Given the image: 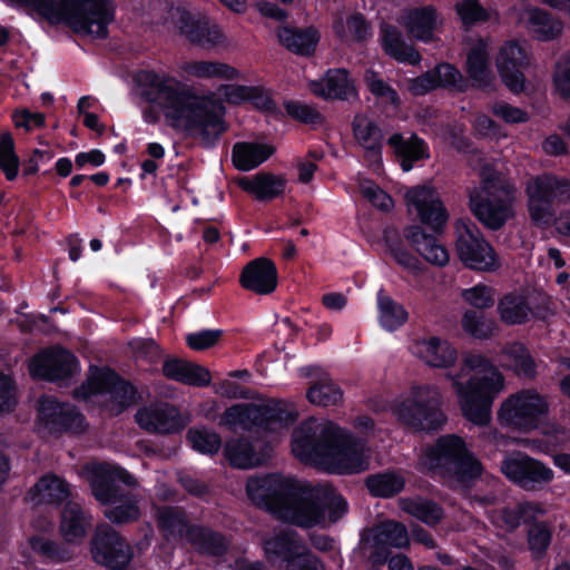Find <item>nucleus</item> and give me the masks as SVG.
Segmentation results:
<instances>
[{
	"label": "nucleus",
	"instance_id": "25",
	"mask_svg": "<svg viewBox=\"0 0 570 570\" xmlns=\"http://www.w3.org/2000/svg\"><path fill=\"white\" fill-rule=\"evenodd\" d=\"M39 420L52 430H79L83 425L82 415L67 403H59L51 396L39 400Z\"/></svg>",
	"mask_w": 570,
	"mask_h": 570
},
{
	"label": "nucleus",
	"instance_id": "36",
	"mask_svg": "<svg viewBox=\"0 0 570 570\" xmlns=\"http://www.w3.org/2000/svg\"><path fill=\"white\" fill-rule=\"evenodd\" d=\"M311 91L324 99H347L353 96L354 85L346 70H330L323 79L309 82Z\"/></svg>",
	"mask_w": 570,
	"mask_h": 570
},
{
	"label": "nucleus",
	"instance_id": "6",
	"mask_svg": "<svg viewBox=\"0 0 570 570\" xmlns=\"http://www.w3.org/2000/svg\"><path fill=\"white\" fill-rule=\"evenodd\" d=\"M297 417L298 412L293 403L285 400H266L229 406L220 416L219 424L234 432L277 434L286 430Z\"/></svg>",
	"mask_w": 570,
	"mask_h": 570
},
{
	"label": "nucleus",
	"instance_id": "57",
	"mask_svg": "<svg viewBox=\"0 0 570 570\" xmlns=\"http://www.w3.org/2000/svg\"><path fill=\"white\" fill-rule=\"evenodd\" d=\"M553 86L559 97L570 100V52L563 53L556 62Z\"/></svg>",
	"mask_w": 570,
	"mask_h": 570
},
{
	"label": "nucleus",
	"instance_id": "61",
	"mask_svg": "<svg viewBox=\"0 0 570 570\" xmlns=\"http://www.w3.org/2000/svg\"><path fill=\"white\" fill-rule=\"evenodd\" d=\"M462 297L466 303L479 309L489 308L494 304V291L483 284L464 289Z\"/></svg>",
	"mask_w": 570,
	"mask_h": 570
},
{
	"label": "nucleus",
	"instance_id": "52",
	"mask_svg": "<svg viewBox=\"0 0 570 570\" xmlns=\"http://www.w3.org/2000/svg\"><path fill=\"white\" fill-rule=\"evenodd\" d=\"M431 71L435 78L436 88H445L459 92L468 89V81L461 71L451 63H440Z\"/></svg>",
	"mask_w": 570,
	"mask_h": 570
},
{
	"label": "nucleus",
	"instance_id": "53",
	"mask_svg": "<svg viewBox=\"0 0 570 570\" xmlns=\"http://www.w3.org/2000/svg\"><path fill=\"white\" fill-rule=\"evenodd\" d=\"M158 525L166 535H179L187 538V530L193 525H188L185 514L177 508L166 507L159 510Z\"/></svg>",
	"mask_w": 570,
	"mask_h": 570
},
{
	"label": "nucleus",
	"instance_id": "38",
	"mask_svg": "<svg viewBox=\"0 0 570 570\" xmlns=\"http://www.w3.org/2000/svg\"><path fill=\"white\" fill-rule=\"evenodd\" d=\"M286 185L285 177L264 171L238 179V186L243 190L253 194L258 200H271L281 196Z\"/></svg>",
	"mask_w": 570,
	"mask_h": 570
},
{
	"label": "nucleus",
	"instance_id": "55",
	"mask_svg": "<svg viewBox=\"0 0 570 570\" xmlns=\"http://www.w3.org/2000/svg\"><path fill=\"white\" fill-rule=\"evenodd\" d=\"M462 327L471 336L480 340L491 337L497 331V324L473 311H466L462 316Z\"/></svg>",
	"mask_w": 570,
	"mask_h": 570
},
{
	"label": "nucleus",
	"instance_id": "62",
	"mask_svg": "<svg viewBox=\"0 0 570 570\" xmlns=\"http://www.w3.org/2000/svg\"><path fill=\"white\" fill-rule=\"evenodd\" d=\"M362 195L371 202L375 207L382 210L393 208V200L390 195L382 190L377 185L370 180H364L360 185Z\"/></svg>",
	"mask_w": 570,
	"mask_h": 570
},
{
	"label": "nucleus",
	"instance_id": "13",
	"mask_svg": "<svg viewBox=\"0 0 570 570\" xmlns=\"http://www.w3.org/2000/svg\"><path fill=\"white\" fill-rule=\"evenodd\" d=\"M524 190L529 215L535 225L548 226L554 222V203H570V179L567 177L537 175L528 179Z\"/></svg>",
	"mask_w": 570,
	"mask_h": 570
},
{
	"label": "nucleus",
	"instance_id": "3",
	"mask_svg": "<svg viewBox=\"0 0 570 570\" xmlns=\"http://www.w3.org/2000/svg\"><path fill=\"white\" fill-rule=\"evenodd\" d=\"M292 452L304 463L336 474H355L370 469L372 451L351 432L326 420L309 417L292 434Z\"/></svg>",
	"mask_w": 570,
	"mask_h": 570
},
{
	"label": "nucleus",
	"instance_id": "37",
	"mask_svg": "<svg viewBox=\"0 0 570 570\" xmlns=\"http://www.w3.org/2000/svg\"><path fill=\"white\" fill-rule=\"evenodd\" d=\"M167 379L193 386H207L212 381L210 372L198 365L179 358H168L163 364Z\"/></svg>",
	"mask_w": 570,
	"mask_h": 570
},
{
	"label": "nucleus",
	"instance_id": "33",
	"mask_svg": "<svg viewBox=\"0 0 570 570\" xmlns=\"http://www.w3.org/2000/svg\"><path fill=\"white\" fill-rule=\"evenodd\" d=\"M180 71L186 78L203 81L235 80L239 76L238 70L228 63L205 59L185 61Z\"/></svg>",
	"mask_w": 570,
	"mask_h": 570
},
{
	"label": "nucleus",
	"instance_id": "46",
	"mask_svg": "<svg viewBox=\"0 0 570 570\" xmlns=\"http://www.w3.org/2000/svg\"><path fill=\"white\" fill-rule=\"evenodd\" d=\"M377 309L380 325L389 332L401 327L409 317L405 308L390 296L385 295L383 291L377 293Z\"/></svg>",
	"mask_w": 570,
	"mask_h": 570
},
{
	"label": "nucleus",
	"instance_id": "56",
	"mask_svg": "<svg viewBox=\"0 0 570 570\" xmlns=\"http://www.w3.org/2000/svg\"><path fill=\"white\" fill-rule=\"evenodd\" d=\"M0 168L9 180L18 175L19 158L14 151L13 138L9 132L0 135Z\"/></svg>",
	"mask_w": 570,
	"mask_h": 570
},
{
	"label": "nucleus",
	"instance_id": "29",
	"mask_svg": "<svg viewBox=\"0 0 570 570\" xmlns=\"http://www.w3.org/2000/svg\"><path fill=\"white\" fill-rule=\"evenodd\" d=\"M262 544L265 557L269 562L281 561L286 562V564L304 547L301 538L288 527L275 529L273 533L266 534Z\"/></svg>",
	"mask_w": 570,
	"mask_h": 570
},
{
	"label": "nucleus",
	"instance_id": "14",
	"mask_svg": "<svg viewBox=\"0 0 570 570\" xmlns=\"http://www.w3.org/2000/svg\"><path fill=\"white\" fill-rule=\"evenodd\" d=\"M77 397L89 399L101 396L108 403L114 414L120 413L125 407L132 404L135 400L134 387L121 380L114 371L104 368H91L86 384L76 391Z\"/></svg>",
	"mask_w": 570,
	"mask_h": 570
},
{
	"label": "nucleus",
	"instance_id": "40",
	"mask_svg": "<svg viewBox=\"0 0 570 570\" xmlns=\"http://www.w3.org/2000/svg\"><path fill=\"white\" fill-rule=\"evenodd\" d=\"M274 150L268 144L237 142L232 151L233 164L237 169L248 171L267 160Z\"/></svg>",
	"mask_w": 570,
	"mask_h": 570
},
{
	"label": "nucleus",
	"instance_id": "35",
	"mask_svg": "<svg viewBox=\"0 0 570 570\" xmlns=\"http://www.w3.org/2000/svg\"><path fill=\"white\" fill-rule=\"evenodd\" d=\"M278 42L298 56H311L320 41V32L314 27L294 28L283 26L276 30Z\"/></svg>",
	"mask_w": 570,
	"mask_h": 570
},
{
	"label": "nucleus",
	"instance_id": "16",
	"mask_svg": "<svg viewBox=\"0 0 570 570\" xmlns=\"http://www.w3.org/2000/svg\"><path fill=\"white\" fill-rule=\"evenodd\" d=\"M502 473L525 490H534L554 479L553 470L540 460L523 452L508 454L501 463Z\"/></svg>",
	"mask_w": 570,
	"mask_h": 570
},
{
	"label": "nucleus",
	"instance_id": "11",
	"mask_svg": "<svg viewBox=\"0 0 570 570\" xmlns=\"http://www.w3.org/2000/svg\"><path fill=\"white\" fill-rule=\"evenodd\" d=\"M480 175L482 184L470 191V207L485 227L495 230L513 216L515 189L487 167L482 168Z\"/></svg>",
	"mask_w": 570,
	"mask_h": 570
},
{
	"label": "nucleus",
	"instance_id": "21",
	"mask_svg": "<svg viewBox=\"0 0 570 570\" xmlns=\"http://www.w3.org/2000/svg\"><path fill=\"white\" fill-rule=\"evenodd\" d=\"M405 199L409 212H415L420 220L434 230L446 223L448 214L434 189L428 186L411 188L406 191Z\"/></svg>",
	"mask_w": 570,
	"mask_h": 570
},
{
	"label": "nucleus",
	"instance_id": "64",
	"mask_svg": "<svg viewBox=\"0 0 570 570\" xmlns=\"http://www.w3.org/2000/svg\"><path fill=\"white\" fill-rule=\"evenodd\" d=\"M286 567L287 570H325L323 563L305 546L289 559Z\"/></svg>",
	"mask_w": 570,
	"mask_h": 570
},
{
	"label": "nucleus",
	"instance_id": "2",
	"mask_svg": "<svg viewBox=\"0 0 570 570\" xmlns=\"http://www.w3.org/2000/svg\"><path fill=\"white\" fill-rule=\"evenodd\" d=\"M136 81L141 96L161 109L173 128L208 144L226 131L225 107L214 94L198 95L176 78L154 70L139 71Z\"/></svg>",
	"mask_w": 570,
	"mask_h": 570
},
{
	"label": "nucleus",
	"instance_id": "60",
	"mask_svg": "<svg viewBox=\"0 0 570 570\" xmlns=\"http://www.w3.org/2000/svg\"><path fill=\"white\" fill-rule=\"evenodd\" d=\"M455 11L465 26L485 21L489 18L488 11L478 0H461L455 4Z\"/></svg>",
	"mask_w": 570,
	"mask_h": 570
},
{
	"label": "nucleus",
	"instance_id": "31",
	"mask_svg": "<svg viewBox=\"0 0 570 570\" xmlns=\"http://www.w3.org/2000/svg\"><path fill=\"white\" fill-rule=\"evenodd\" d=\"M302 373L311 379L309 387L306 391V399L309 403L317 406H331L342 401L343 392L328 373L317 367L303 368Z\"/></svg>",
	"mask_w": 570,
	"mask_h": 570
},
{
	"label": "nucleus",
	"instance_id": "44",
	"mask_svg": "<svg viewBox=\"0 0 570 570\" xmlns=\"http://www.w3.org/2000/svg\"><path fill=\"white\" fill-rule=\"evenodd\" d=\"M333 29L335 35L346 43L363 41L371 35L368 24L360 13L336 18Z\"/></svg>",
	"mask_w": 570,
	"mask_h": 570
},
{
	"label": "nucleus",
	"instance_id": "42",
	"mask_svg": "<svg viewBox=\"0 0 570 570\" xmlns=\"http://www.w3.org/2000/svg\"><path fill=\"white\" fill-rule=\"evenodd\" d=\"M381 36L385 52L395 60L410 65H417L421 61L420 53L404 40L395 27L383 24Z\"/></svg>",
	"mask_w": 570,
	"mask_h": 570
},
{
	"label": "nucleus",
	"instance_id": "1",
	"mask_svg": "<svg viewBox=\"0 0 570 570\" xmlns=\"http://www.w3.org/2000/svg\"><path fill=\"white\" fill-rule=\"evenodd\" d=\"M412 354L432 368L446 370L462 416L478 426H487L492 420V405L505 390V377L492 361L480 353L464 354L458 368V348L439 336L415 340Z\"/></svg>",
	"mask_w": 570,
	"mask_h": 570
},
{
	"label": "nucleus",
	"instance_id": "17",
	"mask_svg": "<svg viewBox=\"0 0 570 570\" xmlns=\"http://www.w3.org/2000/svg\"><path fill=\"white\" fill-rule=\"evenodd\" d=\"M298 509L304 512L306 510L316 509L317 515L309 523H296L299 527H313L320 524L325 517V509L328 510L331 521L335 522L341 519L347 511L346 501L330 484H311L304 481V490H302L298 500Z\"/></svg>",
	"mask_w": 570,
	"mask_h": 570
},
{
	"label": "nucleus",
	"instance_id": "10",
	"mask_svg": "<svg viewBox=\"0 0 570 570\" xmlns=\"http://www.w3.org/2000/svg\"><path fill=\"white\" fill-rule=\"evenodd\" d=\"M443 394L435 384H419L395 401L393 413L397 420L415 431L439 430L446 416L442 410Z\"/></svg>",
	"mask_w": 570,
	"mask_h": 570
},
{
	"label": "nucleus",
	"instance_id": "12",
	"mask_svg": "<svg viewBox=\"0 0 570 570\" xmlns=\"http://www.w3.org/2000/svg\"><path fill=\"white\" fill-rule=\"evenodd\" d=\"M549 412L550 403L546 395L535 389H522L500 402L497 420L504 428L530 433L540 428Z\"/></svg>",
	"mask_w": 570,
	"mask_h": 570
},
{
	"label": "nucleus",
	"instance_id": "9",
	"mask_svg": "<svg viewBox=\"0 0 570 570\" xmlns=\"http://www.w3.org/2000/svg\"><path fill=\"white\" fill-rule=\"evenodd\" d=\"M419 462L433 473L462 483L479 476L482 471L464 440L455 434L440 436L435 444L422 449Z\"/></svg>",
	"mask_w": 570,
	"mask_h": 570
},
{
	"label": "nucleus",
	"instance_id": "19",
	"mask_svg": "<svg viewBox=\"0 0 570 570\" xmlns=\"http://www.w3.org/2000/svg\"><path fill=\"white\" fill-rule=\"evenodd\" d=\"M549 299L544 295L524 296L518 293L504 295L498 303L500 320L509 325L524 324L533 317H544L549 311Z\"/></svg>",
	"mask_w": 570,
	"mask_h": 570
},
{
	"label": "nucleus",
	"instance_id": "4",
	"mask_svg": "<svg viewBox=\"0 0 570 570\" xmlns=\"http://www.w3.org/2000/svg\"><path fill=\"white\" fill-rule=\"evenodd\" d=\"M33 8L51 23L65 22L75 32L105 38L114 20L110 0H17Z\"/></svg>",
	"mask_w": 570,
	"mask_h": 570
},
{
	"label": "nucleus",
	"instance_id": "15",
	"mask_svg": "<svg viewBox=\"0 0 570 570\" xmlns=\"http://www.w3.org/2000/svg\"><path fill=\"white\" fill-rule=\"evenodd\" d=\"M455 230L456 255L465 267L481 272H494L500 267V261L493 247L474 224L460 220L456 223Z\"/></svg>",
	"mask_w": 570,
	"mask_h": 570
},
{
	"label": "nucleus",
	"instance_id": "32",
	"mask_svg": "<svg viewBox=\"0 0 570 570\" xmlns=\"http://www.w3.org/2000/svg\"><path fill=\"white\" fill-rule=\"evenodd\" d=\"M353 132L370 165L380 166L383 136L375 121L365 115H356L353 120Z\"/></svg>",
	"mask_w": 570,
	"mask_h": 570
},
{
	"label": "nucleus",
	"instance_id": "34",
	"mask_svg": "<svg viewBox=\"0 0 570 570\" xmlns=\"http://www.w3.org/2000/svg\"><path fill=\"white\" fill-rule=\"evenodd\" d=\"M404 237L428 263L439 267L449 263L450 255L446 248L434 236L425 234L420 226L406 227Z\"/></svg>",
	"mask_w": 570,
	"mask_h": 570
},
{
	"label": "nucleus",
	"instance_id": "20",
	"mask_svg": "<svg viewBox=\"0 0 570 570\" xmlns=\"http://www.w3.org/2000/svg\"><path fill=\"white\" fill-rule=\"evenodd\" d=\"M29 371L35 377L58 381L77 373L78 362L70 352L55 347L37 354L30 362Z\"/></svg>",
	"mask_w": 570,
	"mask_h": 570
},
{
	"label": "nucleus",
	"instance_id": "43",
	"mask_svg": "<svg viewBox=\"0 0 570 570\" xmlns=\"http://www.w3.org/2000/svg\"><path fill=\"white\" fill-rule=\"evenodd\" d=\"M389 145L397 156L402 157L404 171L411 170L413 161L428 156L424 141L415 135L405 139L401 134H394L389 138Z\"/></svg>",
	"mask_w": 570,
	"mask_h": 570
},
{
	"label": "nucleus",
	"instance_id": "63",
	"mask_svg": "<svg viewBox=\"0 0 570 570\" xmlns=\"http://www.w3.org/2000/svg\"><path fill=\"white\" fill-rule=\"evenodd\" d=\"M284 106L291 117L302 122L317 125L323 121L321 114L306 104L291 100L286 101Z\"/></svg>",
	"mask_w": 570,
	"mask_h": 570
},
{
	"label": "nucleus",
	"instance_id": "45",
	"mask_svg": "<svg viewBox=\"0 0 570 570\" xmlns=\"http://www.w3.org/2000/svg\"><path fill=\"white\" fill-rule=\"evenodd\" d=\"M187 540L203 553L220 556L227 550V540L217 532L200 527L187 530Z\"/></svg>",
	"mask_w": 570,
	"mask_h": 570
},
{
	"label": "nucleus",
	"instance_id": "59",
	"mask_svg": "<svg viewBox=\"0 0 570 570\" xmlns=\"http://www.w3.org/2000/svg\"><path fill=\"white\" fill-rule=\"evenodd\" d=\"M540 433L543 436L549 450L552 452L566 445L570 441L569 431L561 424L552 421L540 422Z\"/></svg>",
	"mask_w": 570,
	"mask_h": 570
},
{
	"label": "nucleus",
	"instance_id": "30",
	"mask_svg": "<svg viewBox=\"0 0 570 570\" xmlns=\"http://www.w3.org/2000/svg\"><path fill=\"white\" fill-rule=\"evenodd\" d=\"M512 13L518 23L527 28L539 40L554 39L562 31V23L542 9L525 6L513 8Z\"/></svg>",
	"mask_w": 570,
	"mask_h": 570
},
{
	"label": "nucleus",
	"instance_id": "5",
	"mask_svg": "<svg viewBox=\"0 0 570 570\" xmlns=\"http://www.w3.org/2000/svg\"><path fill=\"white\" fill-rule=\"evenodd\" d=\"M304 481L281 474L250 478L246 484L248 498L258 507H265L278 519L291 523H309L317 510L298 509Z\"/></svg>",
	"mask_w": 570,
	"mask_h": 570
},
{
	"label": "nucleus",
	"instance_id": "27",
	"mask_svg": "<svg viewBox=\"0 0 570 570\" xmlns=\"http://www.w3.org/2000/svg\"><path fill=\"white\" fill-rule=\"evenodd\" d=\"M136 422L141 429L155 433H174L183 428L177 409L168 404L140 409L136 413Z\"/></svg>",
	"mask_w": 570,
	"mask_h": 570
},
{
	"label": "nucleus",
	"instance_id": "18",
	"mask_svg": "<svg viewBox=\"0 0 570 570\" xmlns=\"http://www.w3.org/2000/svg\"><path fill=\"white\" fill-rule=\"evenodd\" d=\"M91 554L96 562L111 570H132L129 567L132 558L130 546L108 525L97 528L91 542Z\"/></svg>",
	"mask_w": 570,
	"mask_h": 570
},
{
	"label": "nucleus",
	"instance_id": "41",
	"mask_svg": "<svg viewBox=\"0 0 570 570\" xmlns=\"http://www.w3.org/2000/svg\"><path fill=\"white\" fill-rule=\"evenodd\" d=\"M71 495L69 484L57 475H45L29 491L33 504L58 503Z\"/></svg>",
	"mask_w": 570,
	"mask_h": 570
},
{
	"label": "nucleus",
	"instance_id": "50",
	"mask_svg": "<svg viewBox=\"0 0 570 570\" xmlns=\"http://www.w3.org/2000/svg\"><path fill=\"white\" fill-rule=\"evenodd\" d=\"M384 240L387 247V252L399 265L413 273H419L421 271V264L419 259L403 247L395 229H385Z\"/></svg>",
	"mask_w": 570,
	"mask_h": 570
},
{
	"label": "nucleus",
	"instance_id": "54",
	"mask_svg": "<svg viewBox=\"0 0 570 570\" xmlns=\"http://www.w3.org/2000/svg\"><path fill=\"white\" fill-rule=\"evenodd\" d=\"M187 440L194 450L203 454L217 453L222 446L220 436L204 426L190 429L187 433Z\"/></svg>",
	"mask_w": 570,
	"mask_h": 570
},
{
	"label": "nucleus",
	"instance_id": "22",
	"mask_svg": "<svg viewBox=\"0 0 570 570\" xmlns=\"http://www.w3.org/2000/svg\"><path fill=\"white\" fill-rule=\"evenodd\" d=\"M528 65L524 49L514 40L507 41L497 57V67L503 83L513 92L524 89V76L521 71Z\"/></svg>",
	"mask_w": 570,
	"mask_h": 570
},
{
	"label": "nucleus",
	"instance_id": "39",
	"mask_svg": "<svg viewBox=\"0 0 570 570\" xmlns=\"http://www.w3.org/2000/svg\"><path fill=\"white\" fill-rule=\"evenodd\" d=\"M90 525V518L81 505L71 500L62 510L60 519V533L68 542L81 541Z\"/></svg>",
	"mask_w": 570,
	"mask_h": 570
},
{
	"label": "nucleus",
	"instance_id": "58",
	"mask_svg": "<svg viewBox=\"0 0 570 570\" xmlns=\"http://www.w3.org/2000/svg\"><path fill=\"white\" fill-rule=\"evenodd\" d=\"M365 81L370 91L376 97L381 98L384 102L394 107L400 105V97L397 92L381 79L377 73L372 70L365 72Z\"/></svg>",
	"mask_w": 570,
	"mask_h": 570
},
{
	"label": "nucleus",
	"instance_id": "8",
	"mask_svg": "<svg viewBox=\"0 0 570 570\" xmlns=\"http://www.w3.org/2000/svg\"><path fill=\"white\" fill-rule=\"evenodd\" d=\"M81 474L89 482L96 499L110 505L105 510V515L110 521L125 523L139 517L136 501L124 498L116 484L117 481L134 484L132 476L126 470L109 463L91 462L82 468Z\"/></svg>",
	"mask_w": 570,
	"mask_h": 570
},
{
	"label": "nucleus",
	"instance_id": "51",
	"mask_svg": "<svg viewBox=\"0 0 570 570\" xmlns=\"http://www.w3.org/2000/svg\"><path fill=\"white\" fill-rule=\"evenodd\" d=\"M401 508L428 525H435L442 519V510L433 502L422 499H405Z\"/></svg>",
	"mask_w": 570,
	"mask_h": 570
},
{
	"label": "nucleus",
	"instance_id": "26",
	"mask_svg": "<svg viewBox=\"0 0 570 570\" xmlns=\"http://www.w3.org/2000/svg\"><path fill=\"white\" fill-rule=\"evenodd\" d=\"M466 73L472 86L488 88L494 80L491 69L489 45L484 39H471L466 49Z\"/></svg>",
	"mask_w": 570,
	"mask_h": 570
},
{
	"label": "nucleus",
	"instance_id": "7",
	"mask_svg": "<svg viewBox=\"0 0 570 570\" xmlns=\"http://www.w3.org/2000/svg\"><path fill=\"white\" fill-rule=\"evenodd\" d=\"M151 22L163 31L183 36L190 43L210 50L226 42L220 28L202 14L193 13L183 2L154 6Z\"/></svg>",
	"mask_w": 570,
	"mask_h": 570
},
{
	"label": "nucleus",
	"instance_id": "28",
	"mask_svg": "<svg viewBox=\"0 0 570 570\" xmlns=\"http://www.w3.org/2000/svg\"><path fill=\"white\" fill-rule=\"evenodd\" d=\"M242 286L258 295L271 294L277 286V271L272 261L265 257L249 262L240 275Z\"/></svg>",
	"mask_w": 570,
	"mask_h": 570
},
{
	"label": "nucleus",
	"instance_id": "24",
	"mask_svg": "<svg viewBox=\"0 0 570 570\" xmlns=\"http://www.w3.org/2000/svg\"><path fill=\"white\" fill-rule=\"evenodd\" d=\"M400 23L414 39L429 43L436 40L435 32L442 20L433 6H425L404 11Z\"/></svg>",
	"mask_w": 570,
	"mask_h": 570
},
{
	"label": "nucleus",
	"instance_id": "48",
	"mask_svg": "<svg viewBox=\"0 0 570 570\" xmlns=\"http://www.w3.org/2000/svg\"><path fill=\"white\" fill-rule=\"evenodd\" d=\"M503 365L514 371L519 376L534 375V362L527 348L520 343H512L502 351Z\"/></svg>",
	"mask_w": 570,
	"mask_h": 570
},
{
	"label": "nucleus",
	"instance_id": "23",
	"mask_svg": "<svg viewBox=\"0 0 570 570\" xmlns=\"http://www.w3.org/2000/svg\"><path fill=\"white\" fill-rule=\"evenodd\" d=\"M374 551L371 560L374 564H383L387 559V549H403L410 546V537L404 524L396 521L379 523L373 529Z\"/></svg>",
	"mask_w": 570,
	"mask_h": 570
},
{
	"label": "nucleus",
	"instance_id": "49",
	"mask_svg": "<svg viewBox=\"0 0 570 570\" xmlns=\"http://www.w3.org/2000/svg\"><path fill=\"white\" fill-rule=\"evenodd\" d=\"M404 484V478L395 472L379 473L366 479V487L374 497H393L403 490Z\"/></svg>",
	"mask_w": 570,
	"mask_h": 570
},
{
	"label": "nucleus",
	"instance_id": "47",
	"mask_svg": "<svg viewBox=\"0 0 570 570\" xmlns=\"http://www.w3.org/2000/svg\"><path fill=\"white\" fill-rule=\"evenodd\" d=\"M225 451L228 461L236 468L249 469L264 461V455L256 453L253 445L245 439L228 441Z\"/></svg>",
	"mask_w": 570,
	"mask_h": 570
}]
</instances>
